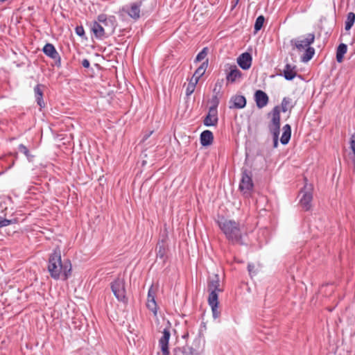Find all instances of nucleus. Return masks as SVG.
<instances>
[{
  "label": "nucleus",
  "mask_w": 355,
  "mask_h": 355,
  "mask_svg": "<svg viewBox=\"0 0 355 355\" xmlns=\"http://www.w3.org/2000/svg\"><path fill=\"white\" fill-rule=\"evenodd\" d=\"M47 270L51 278L55 280H67L71 275L72 266L70 260L62 261L60 248L56 247L49 254Z\"/></svg>",
  "instance_id": "f257e3e1"
},
{
  "label": "nucleus",
  "mask_w": 355,
  "mask_h": 355,
  "mask_svg": "<svg viewBox=\"0 0 355 355\" xmlns=\"http://www.w3.org/2000/svg\"><path fill=\"white\" fill-rule=\"evenodd\" d=\"M216 223L231 244L241 245L245 244L243 241V232L240 223L226 218L223 216H218Z\"/></svg>",
  "instance_id": "f03ea898"
},
{
  "label": "nucleus",
  "mask_w": 355,
  "mask_h": 355,
  "mask_svg": "<svg viewBox=\"0 0 355 355\" xmlns=\"http://www.w3.org/2000/svg\"><path fill=\"white\" fill-rule=\"evenodd\" d=\"M110 288L114 297L119 302H122L125 305L128 304V298L126 295L125 282L123 278L119 277L116 278L110 283Z\"/></svg>",
  "instance_id": "7ed1b4c3"
},
{
  "label": "nucleus",
  "mask_w": 355,
  "mask_h": 355,
  "mask_svg": "<svg viewBox=\"0 0 355 355\" xmlns=\"http://www.w3.org/2000/svg\"><path fill=\"white\" fill-rule=\"evenodd\" d=\"M239 188L246 196H249L254 188L252 174L248 168H242L241 169V179Z\"/></svg>",
  "instance_id": "20e7f679"
},
{
  "label": "nucleus",
  "mask_w": 355,
  "mask_h": 355,
  "mask_svg": "<svg viewBox=\"0 0 355 355\" xmlns=\"http://www.w3.org/2000/svg\"><path fill=\"white\" fill-rule=\"evenodd\" d=\"M280 116H279V111L276 107L274 111V116L272 117L271 121L268 124V129L273 137V147L278 146L279 135L280 132Z\"/></svg>",
  "instance_id": "39448f33"
},
{
  "label": "nucleus",
  "mask_w": 355,
  "mask_h": 355,
  "mask_svg": "<svg viewBox=\"0 0 355 355\" xmlns=\"http://www.w3.org/2000/svg\"><path fill=\"white\" fill-rule=\"evenodd\" d=\"M312 191V185L306 184L300 191V194H302L300 205L304 211H309L311 208V201L313 200Z\"/></svg>",
  "instance_id": "423d86ee"
},
{
  "label": "nucleus",
  "mask_w": 355,
  "mask_h": 355,
  "mask_svg": "<svg viewBox=\"0 0 355 355\" xmlns=\"http://www.w3.org/2000/svg\"><path fill=\"white\" fill-rule=\"evenodd\" d=\"M97 20L101 23L103 26L105 27L106 33L108 35L111 36L112 34H114L117 26V21L115 16H107L105 14H100L97 17Z\"/></svg>",
  "instance_id": "0eeeda50"
},
{
  "label": "nucleus",
  "mask_w": 355,
  "mask_h": 355,
  "mask_svg": "<svg viewBox=\"0 0 355 355\" xmlns=\"http://www.w3.org/2000/svg\"><path fill=\"white\" fill-rule=\"evenodd\" d=\"M302 37L303 36H301L291 40V44L293 46V49H296L297 51H302L306 46H310L314 42L315 37L314 33H308L306 35L305 38Z\"/></svg>",
  "instance_id": "6e6552de"
},
{
  "label": "nucleus",
  "mask_w": 355,
  "mask_h": 355,
  "mask_svg": "<svg viewBox=\"0 0 355 355\" xmlns=\"http://www.w3.org/2000/svg\"><path fill=\"white\" fill-rule=\"evenodd\" d=\"M167 327L162 331V336L159 340V345L161 348L162 355H170L168 342L171 337V323L167 322Z\"/></svg>",
  "instance_id": "1a4fd4ad"
},
{
  "label": "nucleus",
  "mask_w": 355,
  "mask_h": 355,
  "mask_svg": "<svg viewBox=\"0 0 355 355\" xmlns=\"http://www.w3.org/2000/svg\"><path fill=\"white\" fill-rule=\"evenodd\" d=\"M208 304L211 308L213 318L214 319L218 318L220 316V311L218 310V293L217 291H211L209 292Z\"/></svg>",
  "instance_id": "9d476101"
},
{
  "label": "nucleus",
  "mask_w": 355,
  "mask_h": 355,
  "mask_svg": "<svg viewBox=\"0 0 355 355\" xmlns=\"http://www.w3.org/2000/svg\"><path fill=\"white\" fill-rule=\"evenodd\" d=\"M295 103H293V100L290 97H284L281 105H276L273 107V109L271 111L272 117L274 116V111L275 109L277 107L279 111V116H280V112H286L288 110L290 112L291 110L294 107Z\"/></svg>",
  "instance_id": "9b49d317"
},
{
  "label": "nucleus",
  "mask_w": 355,
  "mask_h": 355,
  "mask_svg": "<svg viewBox=\"0 0 355 355\" xmlns=\"http://www.w3.org/2000/svg\"><path fill=\"white\" fill-rule=\"evenodd\" d=\"M141 8L139 3L137 1L131 3L129 8L123 7L121 11L128 14L134 20H137L140 17Z\"/></svg>",
  "instance_id": "f8f14e48"
},
{
  "label": "nucleus",
  "mask_w": 355,
  "mask_h": 355,
  "mask_svg": "<svg viewBox=\"0 0 355 355\" xmlns=\"http://www.w3.org/2000/svg\"><path fill=\"white\" fill-rule=\"evenodd\" d=\"M156 292L153 288V285L150 287L148 292L147 308L151 311L155 315L157 313V304L155 301Z\"/></svg>",
  "instance_id": "ddd939ff"
},
{
  "label": "nucleus",
  "mask_w": 355,
  "mask_h": 355,
  "mask_svg": "<svg viewBox=\"0 0 355 355\" xmlns=\"http://www.w3.org/2000/svg\"><path fill=\"white\" fill-rule=\"evenodd\" d=\"M252 62V55L248 52L243 53L237 58V64L243 70L249 69L251 67Z\"/></svg>",
  "instance_id": "4468645a"
},
{
  "label": "nucleus",
  "mask_w": 355,
  "mask_h": 355,
  "mask_svg": "<svg viewBox=\"0 0 355 355\" xmlns=\"http://www.w3.org/2000/svg\"><path fill=\"white\" fill-rule=\"evenodd\" d=\"M218 110H214V108H209L207 114L203 120V124L207 126H216L218 124Z\"/></svg>",
  "instance_id": "2eb2a0df"
},
{
  "label": "nucleus",
  "mask_w": 355,
  "mask_h": 355,
  "mask_svg": "<svg viewBox=\"0 0 355 355\" xmlns=\"http://www.w3.org/2000/svg\"><path fill=\"white\" fill-rule=\"evenodd\" d=\"M254 98L258 108H263L266 106L269 101V97L267 94L261 89H258L254 92Z\"/></svg>",
  "instance_id": "dca6fc26"
},
{
  "label": "nucleus",
  "mask_w": 355,
  "mask_h": 355,
  "mask_svg": "<svg viewBox=\"0 0 355 355\" xmlns=\"http://www.w3.org/2000/svg\"><path fill=\"white\" fill-rule=\"evenodd\" d=\"M91 31H92L94 36L97 39H103L104 37H110V35H108L106 33L105 27L103 26L101 23H100L98 20L93 21L92 27H91Z\"/></svg>",
  "instance_id": "f3484780"
},
{
  "label": "nucleus",
  "mask_w": 355,
  "mask_h": 355,
  "mask_svg": "<svg viewBox=\"0 0 355 355\" xmlns=\"http://www.w3.org/2000/svg\"><path fill=\"white\" fill-rule=\"evenodd\" d=\"M246 105V98L242 95H235L231 97L230 100V109H242Z\"/></svg>",
  "instance_id": "a211bd4d"
},
{
  "label": "nucleus",
  "mask_w": 355,
  "mask_h": 355,
  "mask_svg": "<svg viewBox=\"0 0 355 355\" xmlns=\"http://www.w3.org/2000/svg\"><path fill=\"white\" fill-rule=\"evenodd\" d=\"M45 87L46 86L42 84H37L34 87L35 101L37 102V104L40 106V110L45 107V103L43 100L44 89H45Z\"/></svg>",
  "instance_id": "6ab92c4d"
},
{
  "label": "nucleus",
  "mask_w": 355,
  "mask_h": 355,
  "mask_svg": "<svg viewBox=\"0 0 355 355\" xmlns=\"http://www.w3.org/2000/svg\"><path fill=\"white\" fill-rule=\"evenodd\" d=\"M173 355H196L197 352L193 347L185 345L182 347H175L172 351Z\"/></svg>",
  "instance_id": "aec40b11"
},
{
  "label": "nucleus",
  "mask_w": 355,
  "mask_h": 355,
  "mask_svg": "<svg viewBox=\"0 0 355 355\" xmlns=\"http://www.w3.org/2000/svg\"><path fill=\"white\" fill-rule=\"evenodd\" d=\"M297 73L296 71V66L287 63L283 71L279 73V75L283 76L284 78L287 80H293L295 76H297Z\"/></svg>",
  "instance_id": "412c9836"
},
{
  "label": "nucleus",
  "mask_w": 355,
  "mask_h": 355,
  "mask_svg": "<svg viewBox=\"0 0 355 355\" xmlns=\"http://www.w3.org/2000/svg\"><path fill=\"white\" fill-rule=\"evenodd\" d=\"M141 11L144 14L151 12L156 7L157 0H139Z\"/></svg>",
  "instance_id": "4be33fe9"
},
{
  "label": "nucleus",
  "mask_w": 355,
  "mask_h": 355,
  "mask_svg": "<svg viewBox=\"0 0 355 355\" xmlns=\"http://www.w3.org/2000/svg\"><path fill=\"white\" fill-rule=\"evenodd\" d=\"M200 144L202 146H209L214 141V135L211 130H205L202 131L200 135Z\"/></svg>",
  "instance_id": "5701e85b"
},
{
  "label": "nucleus",
  "mask_w": 355,
  "mask_h": 355,
  "mask_svg": "<svg viewBox=\"0 0 355 355\" xmlns=\"http://www.w3.org/2000/svg\"><path fill=\"white\" fill-rule=\"evenodd\" d=\"M242 77V72L236 67V65L230 67V72L227 74L226 79L227 82L234 83L237 79Z\"/></svg>",
  "instance_id": "b1692460"
},
{
  "label": "nucleus",
  "mask_w": 355,
  "mask_h": 355,
  "mask_svg": "<svg viewBox=\"0 0 355 355\" xmlns=\"http://www.w3.org/2000/svg\"><path fill=\"white\" fill-rule=\"evenodd\" d=\"M207 291L208 292L214 291L217 292H222L223 290L220 288V280L218 275H214V277L209 278L207 281Z\"/></svg>",
  "instance_id": "393cba45"
},
{
  "label": "nucleus",
  "mask_w": 355,
  "mask_h": 355,
  "mask_svg": "<svg viewBox=\"0 0 355 355\" xmlns=\"http://www.w3.org/2000/svg\"><path fill=\"white\" fill-rule=\"evenodd\" d=\"M208 65V60L202 62L200 67L195 71L191 80L198 83L200 78L205 74Z\"/></svg>",
  "instance_id": "a878e982"
},
{
  "label": "nucleus",
  "mask_w": 355,
  "mask_h": 355,
  "mask_svg": "<svg viewBox=\"0 0 355 355\" xmlns=\"http://www.w3.org/2000/svg\"><path fill=\"white\" fill-rule=\"evenodd\" d=\"M157 248H158V250L157 252V257L162 259V261L165 262L167 258V246L165 244V241L164 239L158 242Z\"/></svg>",
  "instance_id": "bb28decb"
},
{
  "label": "nucleus",
  "mask_w": 355,
  "mask_h": 355,
  "mask_svg": "<svg viewBox=\"0 0 355 355\" xmlns=\"http://www.w3.org/2000/svg\"><path fill=\"white\" fill-rule=\"evenodd\" d=\"M291 137V127L289 124H286L283 127V133L280 139L282 144L286 145Z\"/></svg>",
  "instance_id": "cd10ccee"
},
{
  "label": "nucleus",
  "mask_w": 355,
  "mask_h": 355,
  "mask_svg": "<svg viewBox=\"0 0 355 355\" xmlns=\"http://www.w3.org/2000/svg\"><path fill=\"white\" fill-rule=\"evenodd\" d=\"M347 44H345L344 43H341L338 46L337 49H336V61L338 63H341L343 61L344 55L347 53Z\"/></svg>",
  "instance_id": "c85d7f7f"
},
{
  "label": "nucleus",
  "mask_w": 355,
  "mask_h": 355,
  "mask_svg": "<svg viewBox=\"0 0 355 355\" xmlns=\"http://www.w3.org/2000/svg\"><path fill=\"white\" fill-rule=\"evenodd\" d=\"M42 52L50 58H53V57H56V55L58 54L56 49L53 46V44L51 43H46L43 49Z\"/></svg>",
  "instance_id": "c756f323"
},
{
  "label": "nucleus",
  "mask_w": 355,
  "mask_h": 355,
  "mask_svg": "<svg viewBox=\"0 0 355 355\" xmlns=\"http://www.w3.org/2000/svg\"><path fill=\"white\" fill-rule=\"evenodd\" d=\"M304 50L305 51L301 57V60L303 62H307L311 60L315 55V49L313 47L308 46Z\"/></svg>",
  "instance_id": "7c9ffc66"
},
{
  "label": "nucleus",
  "mask_w": 355,
  "mask_h": 355,
  "mask_svg": "<svg viewBox=\"0 0 355 355\" xmlns=\"http://www.w3.org/2000/svg\"><path fill=\"white\" fill-rule=\"evenodd\" d=\"M355 22V13L350 12L347 15V19L345 22V29L349 31L354 26Z\"/></svg>",
  "instance_id": "2f4dec72"
},
{
  "label": "nucleus",
  "mask_w": 355,
  "mask_h": 355,
  "mask_svg": "<svg viewBox=\"0 0 355 355\" xmlns=\"http://www.w3.org/2000/svg\"><path fill=\"white\" fill-rule=\"evenodd\" d=\"M265 22V17L263 15H259L255 21L254 25V34L257 33L263 27V24Z\"/></svg>",
  "instance_id": "473e14b6"
},
{
  "label": "nucleus",
  "mask_w": 355,
  "mask_h": 355,
  "mask_svg": "<svg viewBox=\"0 0 355 355\" xmlns=\"http://www.w3.org/2000/svg\"><path fill=\"white\" fill-rule=\"evenodd\" d=\"M222 96V94H214L211 99V106L209 108H214V110H217V107L220 103V98Z\"/></svg>",
  "instance_id": "72a5a7b5"
},
{
  "label": "nucleus",
  "mask_w": 355,
  "mask_h": 355,
  "mask_svg": "<svg viewBox=\"0 0 355 355\" xmlns=\"http://www.w3.org/2000/svg\"><path fill=\"white\" fill-rule=\"evenodd\" d=\"M18 149H19V152H21V153H23L26 155V157H27V159L29 161H31V158H33V156L30 154L28 149L27 148V147L25 145H24L22 144H19L18 146Z\"/></svg>",
  "instance_id": "f704fd0d"
},
{
  "label": "nucleus",
  "mask_w": 355,
  "mask_h": 355,
  "mask_svg": "<svg viewBox=\"0 0 355 355\" xmlns=\"http://www.w3.org/2000/svg\"><path fill=\"white\" fill-rule=\"evenodd\" d=\"M223 82H224L223 79H218L217 80L216 83H215L214 88L213 89L214 94H221L220 91H221V89L223 85Z\"/></svg>",
  "instance_id": "c9c22d12"
},
{
  "label": "nucleus",
  "mask_w": 355,
  "mask_h": 355,
  "mask_svg": "<svg viewBox=\"0 0 355 355\" xmlns=\"http://www.w3.org/2000/svg\"><path fill=\"white\" fill-rule=\"evenodd\" d=\"M196 85L197 83H196V82L190 80V82L189 83L186 89V95L187 96H190L191 94L193 93Z\"/></svg>",
  "instance_id": "e433bc0d"
},
{
  "label": "nucleus",
  "mask_w": 355,
  "mask_h": 355,
  "mask_svg": "<svg viewBox=\"0 0 355 355\" xmlns=\"http://www.w3.org/2000/svg\"><path fill=\"white\" fill-rule=\"evenodd\" d=\"M208 49L207 47H205L202 50L199 52L195 59V62H200L202 61L207 55Z\"/></svg>",
  "instance_id": "4c0bfd02"
},
{
  "label": "nucleus",
  "mask_w": 355,
  "mask_h": 355,
  "mask_svg": "<svg viewBox=\"0 0 355 355\" xmlns=\"http://www.w3.org/2000/svg\"><path fill=\"white\" fill-rule=\"evenodd\" d=\"M15 221H16V219L8 220V219L4 218L0 216V228H1L3 227L8 226L10 224H12V223H15Z\"/></svg>",
  "instance_id": "58836bf2"
},
{
  "label": "nucleus",
  "mask_w": 355,
  "mask_h": 355,
  "mask_svg": "<svg viewBox=\"0 0 355 355\" xmlns=\"http://www.w3.org/2000/svg\"><path fill=\"white\" fill-rule=\"evenodd\" d=\"M76 33L80 37L85 36V30L82 26H77L75 29Z\"/></svg>",
  "instance_id": "ea45409f"
},
{
  "label": "nucleus",
  "mask_w": 355,
  "mask_h": 355,
  "mask_svg": "<svg viewBox=\"0 0 355 355\" xmlns=\"http://www.w3.org/2000/svg\"><path fill=\"white\" fill-rule=\"evenodd\" d=\"M52 59L55 61V64L56 67H61V58H60L59 53L58 55H56V57H53Z\"/></svg>",
  "instance_id": "a19ab883"
},
{
  "label": "nucleus",
  "mask_w": 355,
  "mask_h": 355,
  "mask_svg": "<svg viewBox=\"0 0 355 355\" xmlns=\"http://www.w3.org/2000/svg\"><path fill=\"white\" fill-rule=\"evenodd\" d=\"M254 268H255V266L253 263H248V270L250 275L255 273Z\"/></svg>",
  "instance_id": "79ce46f5"
},
{
  "label": "nucleus",
  "mask_w": 355,
  "mask_h": 355,
  "mask_svg": "<svg viewBox=\"0 0 355 355\" xmlns=\"http://www.w3.org/2000/svg\"><path fill=\"white\" fill-rule=\"evenodd\" d=\"M81 64L84 68L87 69V68H89V67H90V62L87 59L83 60Z\"/></svg>",
  "instance_id": "37998d69"
},
{
  "label": "nucleus",
  "mask_w": 355,
  "mask_h": 355,
  "mask_svg": "<svg viewBox=\"0 0 355 355\" xmlns=\"http://www.w3.org/2000/svg\"><path fill=\"white\" fill-rule=\"evenodd\" d=\"M153 131H150L149 133H146L143 137V141H145L148 139V137L152 135Z\"/></svg>",
  "instance_id": "c03bdc74"
},
{
  "label": "nucleus",
  "mask_w": 355,
  "mask_h": 355,
  "mask_svg": "<svg viewBox=\"0 0 355 355\" xmlns=\"http://www.w3.org/2000/svg\"><path fill=\"white\" fill-rule=\"evenodd\" d=\"M239 0H235L234 2H233L232 8V9H234L235 6L238 4Z\"/></svg>",
  "instance_id": "a18cd8bd"
},
{
  "label": "nucleus",
  "mask_w": 355,
  "mask_h": 355,
  "mask_svg": "<svg viewBox=\"0 0 355 355\" xmlns=\"http://www.w3.org/2000/svg\"><path fill=\"white\" fill-rule=\"evenodd\" d=\"M188 337H189V334H188V333H186L185 334H184V335L182 336V338H183L184 339H186V338H187Z\"/></svg>",
  "instance_id": "49530a36"
}]
</instances>
